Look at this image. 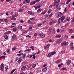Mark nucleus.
<instances>
[{"label": "nucleus", "instance_id": "nucleus-37", "mask_svg": "<svg viewBox=\"0 0 74 74\" xmlns=\"http://www.w3.org/2000/svg\"><path fill=\"white\" fill-rule=\"evenodd\" d=\"M73 30L71 29H70L69 30V33H72V32H73Z\"/></svg>", "mask_w": 74, "mask_h": 74}, {"label": "nucleus", "instance_id": "nucleus-60", "mask_svg": "<svg viewBox=\"0 0 74 74\" xmlns=\"http://www.w3.org/2000/svg\"><path fill=\"white\" fill-rule=\"evenodd\" d=\"M18 59H19V58H18V57H17L16 58V59L15 60V61L16 62V61H17V60H18Z\"/></svg>", "mask_w": 74, "mask_h": 74}, {"label": "nucleus", "instance_id": "nucleus-26", "mask_svg": "<svg viewBox=\"0 0 74 74\" xmlns=\"http://www.w3.org/2000/svg\"><path fill=\"white\" fill-rule=\"evenodd\" d=\"M56 8L58 9V10H59L60 9V7L59 6V5H56Z\"/></svg>", "mask_w": 74, "mask_h": 74}, {"label": "nucleus", "instance_id": "nucleus-35", "mask_svg": "<svg viewBox=\"0 0 74 74\" xmlns=\"http://www.w3.org/2000/svg\"><path fill=\"white\" fill-rule=\"evenodd\" d=\"M70 1H71V0H68L66 2V4H68Z\"/></svg>", "mask_w": 74, "mask_h": 74}, {"label": "nucleus", "instance_id": "nucleus-10", "mask_svg": "<svg viewBox=\"0 0 74 74\" xmlns=\"http://www.w3.org/2000/svg\"><path fill=\"white\" fill-rule=\"evenodd\" d=\"M64 19H65V17L64 16H62L61 18V22H63L64 20Z\"/></svg>", "mask_w": 74, "mask_h": 74}, {"label": "nucleus", "instance_id": "nucleus-53", "mask_svg": "<svg viewBox=\"0 0 74 74\" xmlns=\"http://www.w3.org/2000/svg\"><path fill=\"white\" fill-rule=\"evenodd\" d=\"M33 58L34 59H36V56L35 55H33Z\"/></svg>", "mask_w": 74, "mask_h": 74}, {"label": "nucleus", "instance_id": "nucleus-20", "mask_svg": "<svg viewBox=\"0 0 74 74\" xmlns=\"http://www.w3.org/2000/svg\"><path fill=\"white\" fill-rule=\"evenodd\" d=\"M17 56H21V55H23V53H20L18 54H17Z\"/></svg>", "mask_w": 74, "mask_h": 74}, {"label": "nucleus", "instance_id": "nucleus-28", "mask_svg": "<svg viewBox=\"0 0 74 74\" xmlns=\"http://www.w3.org/2000/svg\"><path fill=\"white\" fill-rule=\"evenodd\" d=\"M41 9L39 8L37 12H40L41 11Z\"/></svg>", "mask_w": 74, "mask_h": 74}, {"label": "nucleus", "instance_id": "nucleus-48", "mask_svg": "<svg viewBox=\"0 0 74 74\" xmlns=\"http://www.w3.org/2000/svg\"><path fill=\"white\" fill-rule=\"evenodd\" d=\"M49 31L51 32V31H52V28H51V27L49 28Z\"/></svg>", "mask_w": 74, "mask_h": 74}, {"label": "nucleus", "instance_id": "nucleus-41", "mask_svg": "<svg viewBox=\"0 0 74 74\" xmlns=\"http://www.w3.org/2000/svg\"><path fill=\"white\" fill-rule=\"evenodd\" d=\"M51 31H48L47 32V34H51Z\"/></svg>", "mask_w": 74, "mask_h": 74}, {"label": "nucleus", "instance_id": "nucleus-22", "mask_svg": "<svg viewBox=\"0 0 74 74\" xmlns=\"http://www.w3.org/2000/svg\"><path fill=\"white\" fill-rule=\"evenodd\" d=\"M22 61V59L20 58L17 61L18 63H20Z\"/></svg>", "mask_w": 74, "mask_h": 74}, {"label": "nucleus", "instance_id": "nucleus-55", "mask_svg": "<svg viewBox=\"0 0 74 74\" xmlns=\"http://www.w3.org/2000/svg\"><path fill=\"white\" fill-rule=\"evenodd\" d=\"M40 52H41L40 51H38V52L37 53V55H38V54H39V53H40Z\"/></svg>", "mask_w": 74, "mask_h": 74}, {"label": "nucleus", "instance_id": "nucleus-39", "mask_svg": "<svg viewBox=\"0 0 74 74\" xmlns=\"http://www.w3.org/2000/svg\"><path fill=\"white\" fill-rule=\"evenodd\" d=\"M49 42H53V41L51 39H49Z\"/></svg>", "mask_w": 74, "mask_h": 74}, {"label": "nucleus", "instance_id": "nucleus-62", "mask_svg": "<svg viewBox=\"0 0 74 74\" xmlns=\"http://www.w3.org/2000/svg\"><path fill=\"white\" fill-rule=\"evenodd\" d=\"M39 71H40V70L38 69H37V70L36 71V72L37 73H38L39 72Z\"/></svg>", "mask_w": 74, "mask_h": 74}, {"label": "nucleus", "instance_id": "nucleus-18", "mask_svg": "<svg viewBox=\"0 0 74 74\" xmlns=\"http://www.w3.org/2000/svg\"><path fill=\"white\" fill-rule=\"evenodd\" d=\"M11 33V31L7 32L5 33V34H10V33Z\"/></svg>", "mask_w": 74, "mask_h": 74}, {"label": "nucleus", "instance_id": "nucleus-4", "mask_svg": "<svg viewBox=\"0 0 74 74\" xmlns=\"http://www.w3.org/2000/svg\"><path fill=\"white\" fill-rule=\"evenodd\" d=\"M30 1L29 0H26L23 2V4H26V3H30Z\"/></svg>", "mask_w": 74, "mask_h": 74}, {"label": "nucleus", "instance_id": "nucleus-9", "mask_svg": "<svg viewBox=\"0 0 74 74\" xmlns=\"http://www.w3.org/2000/svg\"><path fill=\"white\" fill-rule=\"evenodd\" d=\"M16 37V35L14 34L12 36V41H14V40H15V37Z\"/></svg>", "mask_w": 74, "mask_h": 74}, {"label": "nucleus", "instance_id": "nucleus-56", "mask_svg": "<svg viewBox=\"0 0 74 74\" xmlns=\"http://www.w3.org/2000/svg\"><path fill=\"white\" fill-rule=\"evenodd\" d=\"M15 49H16V48L14 47L12 49V51H14Z\"/></svg>", "mask_w": 74, "mask_h": 74}, {"label": "nucleus", "instance_id": "nucleus-32", "mask_svg": "<svg viewBox=\"0 0 74 74\" xmlns=\"http://www.w3.org/2000/svg\"><path fill=\"white\" fill-rule=\"evenodd\" d=\"M61 20V18H60L59 19H58V24H60V21Z\"/></svg>", "mask_w": 74, "mask_h": 74}, {"label": "nucleus", "instance_id": "nucleus-46", "mask_svg": "<svg viewBox=\"0 0 74 74\" xmlns=\"http://www.w3.org/2000/svg\"><path fill=\"white\" fill-rule=\"evenodd\" d=\"M36 66V64H34L32 66L33 68H34V67H35Z\"/></svg>", "mask_w": 74, "mask_h": 74}, {"label": "nucleus", "instance_id": "nucleus-8", "mask_svg": "<svg viewBox=\"0 0 74 74\" xmlns=\"http://www.w3.org/2000/svg\"><path fill=\"white\" fill-rule=\"evenodd\" d=\"M50 46V44H49L47 45V46H45L44 47V48L45 49H47V48H48L49 46Z\"/></svg>", "mask_w": 74, "mask_h": 74}, {"label": "nucleus", "instance_id": "nucleus-31", "mask_svg": "<svg viewBox=\"0 0 74 74\" xmlns=\"http://www.w3.org/2000/svg\"><path fill=\"white\" fill-rule=\"evenodd\" d=\"M53 33H54V34H55V28H53Z\"/></svg>", "mask_w": 74, "mask_h": 74}, {"label": "nucleus", "instance_id": "nucleus-30", "mask_svg": "<svg viewBox=\"0 0 74 74\" xmlns=\"http://www.w3.org/2000/svg\"><path fill=\"white\" fill-rule=\"evenodd\" d=\"M55 53H56V52L55 51L51 53V55H54V54H55Z\"/></svg>", "mask_w": 74, "mask_h": 74}, {"label": "nucleus", "instance_id": "nucleus-6", "mask_svg": "<svg viewBox=\"0 0 74 74\" xmlns=\"http://www.w3.org/2000/svg\"><path fill=\"white\" fill-rule=\"evenodd\" d=\"M62 39H58L57 40L56 42H57V43H60V42H61L62 41Z\"/></svg>", "mask_w": 74, "mask_h": 74}, {"label": "nucleus", "instance_id": "nucleus-64", "mask_svg": "<svg viewBox=\"0 0 74 74\" xmlns=\"http://www.w3.org/2000/svg\"><path fill=\"white\" fill-rule=\"evenodd\" d=\"M10 49H7V52H10Z\"/></svg>", "mask_w": 74, "mask_h": 74}, {"label": "nucleus", "instance_id": "nucleus-40", "mask_svg": "<svg viewBox=\"0 0 74 74\" xmlns=\"http://www.w3.org/2000/svg\"><path fill=\"white\" fill-rule=\"evenodd\" d=\"M41 5L40 4L39 5H38L37 7H38V8H40V7H41Z\"/></svg>", "mask_w": 74, "mask_h": 74}, {"label": "nucleus", "instance_id": "nucleus-19", "mask_svg": "<svg viewBox=\"0 0 74 74\" xmlns=\"http://www.w3.org/2000/svg\"><path fill=\"white\" fill-rule=\"evenodd\" d=\"M52 10L51 9H50L49 10L48 12V14H50V13H51V12H52Z\"/></svg>", "mask_w": 74, "mask_h": 74}, {"label": "nucleus", "instance_id": "nucleus-5", "mask_svg": "<svg viewBox=\"0 0 74 74\" xmlns=\"http://www.w3.org/2000/svg\"><path fill=\"white\" fill-rule=\"evenodd\" d=\"M47 70V67H45V68H43L42 69V71L43 72H46Z\"/></svg>", "mask_w": 74, "mask_h": 74}, {"label": "nucleus", "instance_id": "nucleus-16", "mask_svg": "<svg viewBox=\"0 0 74 74\" xmlns=\"http://www.w3.org/2000/svg\"><path fill=\"white\" fill-rule=\"evenodd\" d=\"M36 4V1H34L33 2H31L30 3V5H34V4Z\"/></svg>", "mask_w": 74, "mask_h": 74}, {"label": "nucleus", "instance_id": "nucleus-54", "mask_svg": "<svg viewBox=\"0 0 74 74\" xmlns=\"http://www.w3.org/2000/svg\"><path fill=\"white\" fill-rule=\"evenodd\" d=\"M30 48L32 49V50H34V47L33 46H31Z\"/></svg>", "mask_w": 74, "mask_h": 74}, {"label": "nucleus", "instance_id": "nucleus-11", "mask_svg": "<svg viewBox=\"0 0 74 74\" xmlns=\"http://www.w3.org/2000/svg\"><path fill=\"white\" fill-rule=\"evenodd\" d=\"M71 62V60H69L67 61L66 63L67 64L69 65L70 64V63Z\"/></svg>", "mask_w": 74, "mask_h": 74}, {"label": "nucleus", "instance_id": "nucleus-51", "mask_svg": "<svg viewBox=\"0 0 74 74\" xmlns=\"http://www.w3.org/2000/svg\"><path fill=\"white\" fill-rule=\"evenodd\" d=\"M59 62H60V60H58L56 62V63H59Z\"/></svg>", "mask_w": 74, "mask_h": 74}, {"label": "nucleus", "instance_id": "nucleus-24", "mask_svg": "<svg viewBox=\"0 0 74 74\" xmlns=\"http://www.w3.org/2000/svg\"><path fill=\"white\" fill-rule=\"evenodd\" d=\"M5 57H6V56H1V57H0V59H1L2 58L5 59Z\"/></svg>", "mask_w": 74, "mask_h": 74}, {"label": "nucleus", "instance_id": "nucleus-27", "mask_svg": "<svg viewBox=\"0 0 74 74\" xmlns=\"http://www.w3.org/2000/svg\"><path fill=\"white\" fill-rule=\"evenodd\" d=\"M18 28L19 29H22V26H19L18 27Z\"/></svg>", "mask_w": 74, "mask_h": 74}, {"label": "nucleus", "instance_id": "nucleus-52", "mask_svg": "<svg viewBox=\"0 0 74 74\" xmlns=\"http://www.w3.org/2000/svg\"><path fill=\"white\" fill-rule=\"evenodd\" d=\"M70 45H71V47L73 46V43L71 42L70 44Z\"/></svg>", "mask_w": 74, "mask_h": 74}, {"label": "nucleus", "instance_id": "nucleus-14", "mask_svg": "<svg viewBox=\"0 0 74 74\" xmlns=\"http://www.w3.org/2000/svg\"><path fill=\"white\" fill-rule=\"evenodd\" d=\"M40 37L41 38H44V37H45V34H42L40 35Z\"/></svg>", "mask_w": 74, "mask_h": 74}, {"label": "nucleus", "instance_id": "nucleus-29", "mask_svg": "<svg viewBox=\"0 0 74 74\" xmlns=\"http://www.w3.org/2000/svg\"><path fill=\"white\" fill-rule=\"evenodd\" d=\"M30 19L31 21H34V20H35V18H34V17L30 18Z\"/></svg>", "mask_w": 74, "mask_h": 74}, {"label": "nucleus", "instance_id": "nucleus-21", "mask_svg": "<svg viewBox=\"0 0 74 74\" xmlns=\"http://www.w3.org/2000/svg\"><path fill=\"white\" fill-rule=\"evenodd\" d=\"M24 10V9H20L18 10V12H22V11H23Z\"/></svg>", "mask_w": 74, "mask_h": 74}, {"label": "nucleus", "instance_id": "nucleus-17", "mask_svg": "<svg viewBox=\"0 0 74 74\" xmlns=\"http://www.w3.org/2000/svg\"><path fill=\"white\" fill-rule=\"evenodd\" d=\"M62 16H63V14L61 12H60L58 15V16H59V17H61Z\"/></svg>", "mask_w": 74, "mask_h": 74}, {"label": "nucleus", "instance_id": "nucleus-58", "mask_svg": "<svg viewBox=\"0 0 74 74\" xmlns=\"http://www.w3.org/2000/svg\"><path fill=\"white\" fill-rule=\"evenodd\" d=\"M52 6H53V5H51L49 6V8H52Z\"/></svg>", "mask_w": 74, "mask_h": 74}, {"label": "nucleus", "instance_id": "nucleus-43", "mask_svg": "<svg viewBox=\"0 0 74 74\" xmlns=\"http://www.w3.org/2000/svg\"><path fill=\"white\" fill-rule=\"evenodd\" d=\"M26 54L24 53V55H23V58H25V56H26Z\"/></svg>", "mask_w": 74, "mask_h": 74}, {"label": "nucleus", "instance_id": "nucleus-15", "mask_svg": "<svg viewBox=\"0 0 74 74\" xmlns=\"http://www.w3.org/2000/svg\"><path fill=\"white\" fill-rule=\"evenodd\" d=\"M12 30L13 32H15L16 31V30H17V28H16V27L14 28H13Z\"/></svg>", "mask_w": 74, "mask_h": 74}, {"label": "nucleus", "instance_id": "nucleus-3", "mask_svg": "<svg viewBox=\"0 0 74 74\" xmlns=\"http://www.w3.org/2000/svg\"><path fill=\"white\" fill-rule=\"evenodd\" d=\"M28 13L29 14V15H34V13L31 11H29L28 12Z\"/></svg>", "mask_w": 74, "mask_h": 74}, {"label": "nucleus", "instance_id": "nucleus-1", "mask_svg": "<svg viewBox=\"0 0 74 74\" xmlns=\"http://www.w3.org/2000/svg\"><path fill=\"white\" fill-rule=\"evenodd\" d=\"M1 67H0V70H1V71H3L4 70H3V69H4V64L2 63L1 64Z\"/></svg>", "mask_w": 74, "mask_h": 74}, {"label": "nucleus", "instance_id": "nucleus-50", "mask_svg": "<svg viewBox=\"0 0 74 74\" xmlns=\"http://www.w3.org/2000/svg\"><path fill=\"white\" fill-rule=\"evenodd\" d=\"M12 25H16V23H12Z\"/></svg>", "mask_w": 74, "mask_h": 74}, {"label": "nucleus", "instance_id": "nucleus-42", "mask_svg": "<svg viewBox=\"0 0 74 74\" xmlns=\"http://www.w3.org/2000/svg\"><path fill=\"white\" fill-rule=\"evenodd\" d=\"M11 20H15L16 19V18L14 17H12L11 18Z\"/></svg>", "mask_w": 74, "mask_h": 74}, {"label": "nucleus", "instance_id": "nucleus-7", "mask_svg": "<svg viewBox=\"0 0 74 74\" xmlns=\"http://www.w3.org/2000/svg\"><path fill=\"white\" fill-rule=\"evenodd\" d=\"M60 37H61V35H57L55 36V38H60Z\"/></svg>", "mask_w": 74, "mask_h": 74}, {"label": "nucleus", "instance_id": "nucleus-45", "mask_svg": "<svg viewBox=\"0 0 74 74\" xmlns=\"http://www.w3.org/2000/svg\"><path fill=\"white\" fill-rule=\"evenodd\" d=\"M37 25H38V27H40V26H41V25H42V24L40 23V24H38Z\"/></svg>", "mask_w": 74, "mask_h": 74}, {"label": "nucleus", "instance_id": "nucleus-59", "mask_svg": "<svg viewBox=\"0 0 74 74\" xmlns=\"http://www.w3.org/2000/svg\"><path fill=\"white\" fill-rule=\"evenodd\" d=\"M69 19H70L69 17L67 18H66V21H69Z\"/></svg>", "mask_w": 74, "mask_h": 74}, {"label": "nucleus", "instance_id": "nucleus-23", "mask_svg": "<svg viewBox=\"0 0 74 74\" xmlns=\"http://www.w3.org/2000/svg\"><path fill=\"white\" fill-rule=\"evenodd\" d=\"M61 46H63V45L65 46V42H64L62 43L61 44Z\"/></svg>", "mask_w": 74, "mask_h": 74}, {"label": "nucleus", "instance_id": "nucleus-61", "mask_svg": "<svg viewBox=\"0 0 74 74\" xmlns=\"http://www.w3.org/2000/svg\"><path fill=\"white\" fill-rule=\"evenodd\" d=\"M37 36V34L36 33L34 34V36Z\"/></svg>", "mask_w": 74, "mask_h": 74}, {"label": "nucleus", "instance_id": "nucleus-25", "mask_svg": "<svg viewBox=\"0 0 74 74\" xmlns=\"http://www.w3.org/2000/svg\"><path fill=\"white\" fill-rule=\"evenodd\" d=\"M4 38L5 39H8V36L7 35H5L4 36Z\"/></svg>", "mask_w": 74, "mask_h": 74}, {"label": "nucleus", "instance_id": "nucleus-49", "mask_svg": "<svg viewBox=\"0 0 74 74\" xmlns=\"http://www.w3.org/2000/svg\"><path fill=\"white\" fill-rule=\"evenodd\" d=\"M29 37V38H31L32 37V36H29V35H27L26 36V37Z\"/></svg>", "mask_w": 74, "mask_h": 74}, {"label": "nucleus", "instance_id": "nucleus-47", "mask_svg": "<svg viewBox=\"0 0 74 74\" xmlns=\"http://www.w3.org/2000/svg\"><path fill=\"white\" fill-rule=\"evenodd\" d=\"M29 29L30 30H31L32 29V26H29Z\"/></svg>", "mask_w": 74, "mask_h": 74}, {"label": "nucleus", "instance_id": "nucleus-44", "mask_svg": "<svg viewBox=\"0 0 74 74\" xmlns=\"http://www.w3.org/2000/svg\"><path fill=\"white\" fill-rule=\"evenodd\" d=\"M51 55H52V54H51V53H49L48 54V57H50V56H51Z\"/></svg>", "mask_w": 74, "mask_h": 74}, {"label": "nucleus", "instance_id": "nucleus-57", "mask_svg": "<svg viewBox=\"0 0 74 74\" xmlns=\"http://www.w3.org/2000/svg\"><path fill=\"white\" fill-rule=\"evenodd\" d=\"M31 23L32 25H34V24H35V23H34V22H31Z\"/></svg>", "mask_w": 74, "mask_h": 74}, {"label": "nucleus", "instance_id": "nucleus-36", "mask_svg": "<svg viewBox=\"0 0 74 74\" xmlns=\"http://www.w3.org/2000/svg\"><path fill=\"white\" fill-rule=\"evenodd\" d=\"M65 42V45H67L69 44V43L66 42Z\"/></svg>", "mask_w": 74, "mask_h": 74}, {"label": "nucleus", "instance_id": "nucleus-12", "mask_svg": "<svg viewBox=\"0 0 74 74\" xmlns=\"http://www.w3.org/2000/svg\"><path fill=\"white\" fill-rule=\"evenodd\" d=\"M12 16L13 17H17L18 16V14L17 13H15V15H13Z\"/></svg>", "mask_w": 74, "mask_h": 74}, {"label": "nucleus", "instance_id": "nucleus-33", "mask_svg": "<svg viewBox=\"0 0 74 74\" xmlns=\"http://www.w3.org/2000/svg\"><path fill=\"white\" fill-rule=\"evenodd\" d=\"M68 38V36H67V35H66L65 36V39L66 40H67V39Z\"/></svg>", "mask_w": 74, "mask_h": 74}, {"label": "nucleus", "instance_id": "nucleus-38", "mask_svg": "<svg viewBox=\"0 0 74 74\" xmlns=\"http://www.w3.org/2000/svg\"><path fill=\"white\" fill-rule=\"evenodd\" d=\"M5 66V69L6 70H8V65H6Z\"/></svg>", "mask_w": 74, "mask_h": 74}, {"label": "nucleus", "instance_id": "nucleus-2", "mask_svg": "<svg viewBox=\"0 0 74 74\" xmlns=\"http://www.w3.org/2000/svg\"><path fill=\"white\" fill-rule=\"evenodd\" d=\"M56 22H57V21H52L51 22H50L49 23L50 25H53V23H56Z\"/></svg>", "mask_w": 74, "mask_h": 74}, {"label": "nucleus", "instance_id": "nucleus-63", "mask_svg": "<svg viewBox=\"0 0 74 74\" xmlns=\"http://www.w3.org/2000/svg\"><path fill=\"white\" fill-rule=\"evenodd\" d=\"M11 0H7L6 1V2H9V1H10Z\"/></svg>", "mask_w": 74, "mask_h": 74}, {"label": "nucleus", "instance_id": "nucleus-13", "mask_svg": "<svg viewBox=\"0 0 74 74\" xmlns=\"http://www.w3.org/2000/svg\"><path fill=\"white\" fill-rule=\"evenodd\" d=\"M26 68V66L25 65L23 66L21 69V70H24V69H25Z\"/></svg>", "mask_w": 74, "mask_h": 74}, {"label": "nucleus", "instance_id": "nucleus-34", "mask_svg": "<svg viewBox=\"0 0 74 74\" xmlns=\"http://www.w3.org/2000/svg\"><path fill=\"white\" fill-rule=\"evenodd\" d=\"M53 15V13H51L50 15H49V18H50V17H51V16H52V15Z\"/></svg>", "mask_w": 74, "mask_h": 74}]
</instances>
